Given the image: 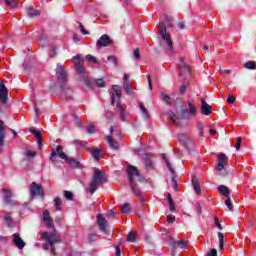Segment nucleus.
Masks as SVG:
<instances>
[{
	"label": "nucleus",
	"mask_w": 256,
	"mask_h": 256,
	"mask_svg": "<svg viewBox=\"0 0 256 256\" xmlns=\"http://www.w3.org/2000/svg\"><path fill=\"white\" fill-rule=\"evenodd\" d=\"M57 153H58V157L60 159H64V161H67L69 158L67 157V154H65V152H63V147H61V145H58L55 148L52 149L51 154H50V161L53 163V165L56 164L55 162V157H57Z\"/></svg>",
	"instance_id": "nucleus-8"
},
{
	"label": "nucleus",
	"mask_w": 256,
	"mask_h": 256,
	"mask_svg": "<svg viewBox=\"0 0 256 256\" xmlns=\"http://www.w3.org/2000/svg\"><path fill=\"white\" fill-rule=\"evenodd\" d=\"M27 15L30 17H39V15H41V12L33 7H29L27 9Z\"/></svg>",
	"instance_id": "nucleus-29"
},
{
	"label": "nucleus",
	"mask_w": 256,
	"mask_h": 256,
	"mask_svg": "<svg viewBox=\"0 0 256 256\" xmlns=\"http://www.w3.org/2000/svg\"><path fill=\"white\" fill-rule=\"evenodd\" d=\"M13 243L17 249H25V241H23V238L19 236V233L13 234Z\"/></svg>",
	"instance_id": "nucleus-19"
},
{
	"label": "nucleus",
	"mask_w": 256,
	"mask_h": 256,
	"mask_svg": "<svg viewBox=\"0 0 256 256\" xmlns=\"http://www.w3.org/2000/svg\"><path fill=\"white\" fill-rule=\"evenodd\" d=\"M126 173L128 175V183L131 189V192L140 199V201H145V196H143V192L139 189V186H137V183H144L145 177L139 173V170H137V167L130 165Z\"/></svg>",
	"instance_id": "nucleus-1"
},
{
	"label": "nucleus",
	"mask_w": 256,
	"mask_h": 256,
	"mask_svg": "<svg viewBox=\"0 0 256 256\" xmlns=\"http://www.w3.org/2000/svg\"><path fill=\"white\" fill-rule=\"evenodd\" d=\"M8 95H9V90H7L5 83L3 81H0V103L5 105V103H7Z\"/></svg>",
	"instance_id": "nucleus-14"
},
{
	"label": "nucleus",
	"mask_w": 256,
	"mask_h": 256,
	"mask_svg": "<svg viewBox=\"0 0 256 256\" xmlns=\"http://www.w3.org/2000/svg\"><path fill=\"white\" fill-rule=\"evenodd\" d=\"M168 203H169V209L170 211H175V202H173V197H171V194L167 195Z\"/></svg>",
	"instance_id": "nucleus-39"
},
{
	"label": "nucleus",
	"mask_w": 256,
	"mask_h": 256,
	"mask_svg": "<svg viewBox=\"0 0 256 256\" xmlns=\"http://www.w3.org/2000/svg\"><path fill=\"white\" fill-rule=\"evenodd\" d=\"M197 115V108L193 105L191 101H188V109L183 108L180 113L181 119H191V117H195Z\"/></svg>",
	"instance_id": "nucleus-7"
},
{
	"label": "nucleus",
	"mask_w": 256,
	"mask_h": 256,
	"mask_svg": "<svg viewBox=\"0 0 256 256\" xmlns=\"http://www.w3.org/2000/svg\"><path fill=\"white\" fill-rule=\"evenodd\" d=\"M86 239H87V243H93L97 241V234L95 233L89 234Z\"/></svg>",
	"instance_id": "nucleus-43"
},
{
	"label": "nucleus",
	"mask_w": 256,
	"mask_h": 256,
	"mask_svg": "<svg viewBox=\"0 0 256 256\" xmlns=\"http://www.w3.org/2000/svg\"><path fill=\"white\" fill-rule=\"evenodd\" d=\"M43 197V186L41 184H37V182H32L30 185V197L33 199L34 197Z\"/></svg>",
	"instance_id": "nucleus-9"
},
{
	"label": "nucleus",
	"mask_w": 256,
	"mask_h": 256,
	"mask_svg": "<svg viewBox=\"0 0 256 256\" xmlns=\"http://www.w3.org/2000/svg\"><path fill=\"white\" fill-rule=\"evenodd\" d=\"M55 55H57V51L55 47H52L49 51V57H55Z\"/></svg>",
	"instance_id": "nucleus-58"
},
{
	"label": "nucleus",
	"mask_w": 256,
	"mask_h": 256,
	"mask_svg": "<svg viewBox=\"0 0 256 256\" xmlns=\"http://www.w3.org/2000/svg\"><path fill=\"white\" fill-rule=\"evenodd\" d=\"M215 221V225L217 227V229H219V231H223V226H221V222H219V218H214Z\"/></svg>",
	"instance_id": "nucleus-53"
},
{
	"label": "nucleus",
	"mask_w": 256,
	"mask_h": 256,
	"mask_svg": "<svg viewBox=\"0 0 256 256\" xmlns=\"http://www.w3.org/2000/svg\"><path fill=\"white\" fill-rule=\"evenodd\" d=\"M185 91H187V85L183 84L180 88H179V93H181V95H183V93H185Z\"/></svg>",
	"instance_id": "nucleus-60"
},
{
	"label": "nucleus",
	"mask_w": 256,
	"mask_h": 256,
	"mask_svg": "<svg viewBox=\"0 0 256 256\" xmlns=\"http://www.w3.org/2000/svg\"><path fill=\"white\" fill-rule=\"evenodd\" d=\"M168 115L170 119L173 121V123H175V125H181V122L179 121V117H177V115L173 111H169Z\"/></svg>",
	"instance_id": "nucleus-33"
},
{
	"label": "nucleus",
	"mask_w": 256,
	"mask_h": 256,
	"mask_svg": "<svg viewBox=\"0 0 256 256\" xmlns=\"http://www.w3.org/2000/svg\"><path fill=\"white\" fill-rule=\"evenodd\" d=\"M180 67L182 68L180 75H181V77H183V79L185 81L187 79V77H191V66L182 62L180 64Z\"/></svg>",
	"instance_id": "nucleus-20"
},
{
	"label": "nucleus",
	"mask_w": 256,
	"mask_h": 256,
	"mask_svg": "<svg viewBox=\"0 0 256 256\" xmlns=\"http://www.w3.org/2000/svg\"><path fill=\"white\" fill-rule=\"evenodd\" d=\"M97 223L99 226V229L102 233H104V235H107L108 231H107V220L105 219V217H103V214H98L97 215Z\"/></svg>",
	"instance_id": "nucleus-15"
},
{
	"label": "nucleus",
	"mask_w": 256,
	"mask_h": 256,
	"mask_svg": "<svg viewBox=\"0 0 256 256\" xmlns=\"http://www.w3.org/2000/svg\"><path fill=\"white\" fill-rule=\"evenodd\" d=\"M60 91L62 97H65L67 101L73 99V88L67 84V82H64V84H60Z\"/></svg>",
	"instance_id": "nucleus-10"
},
{
	"label": "nucleus",
	"mask_w": 256,
	"mask_h": 256,
	"mask_svg": "<svg viewBox=\"0 0 256 256\" xmlns=\"http://www.w3.org/2000/svg\"><path fill=\"white\" fill-rule=\"evenodd\" d=\"M244 67H245V69H249L250 71H253L256 69V63L253 61H248V62L244 63Z\"/></svg>",
	"instance_id": "nucleus-37"
},
{
	"label": "nucleus",
	"mask_w": 256,
	"mask_h": 256,
	"mask_svg": "<svg viewBox=\"0 0 256 256\" xmlns=\"http://www.w3.org/2000/svg\"><path fill=\"white\" fill-rule=\"evenodd\" d=\"M95 83H96L97 87H105V81L101 78L97 79L95 81Z\"/></svg>",
	"instance_id": "nucleus-51"
},
{
	"label": "nucleus",
	"mask_w": 256,
	"mask_h": 256,
	"mask_svg": "<svg viewBox=\"0 0 256 256\" xmlns=\"http://www.w3.org/2000/svg\"><path fill=\"white\" fill-rule=\"evenodd\" d=\"M64 198L67 199V201H73V192L65 190Z\"/></svg>",
	"instance_id": "nucleus-44"
},
{
	"label": "nucleus",
	"mask_w": 256,
	"mask_h": 256,
	"mask_svg": "<svg viewBox=\"0 0 256 256\" xmlns=\"http://www.w3.org/2000/svg\"><path fill=\"white\" fill-rule=\"evenodd\" d=\"M207 256H217V249H211Z\"/></svg>",
	"instance_id": "nucleus-63"
},
{
	"label": "nucleus",
	"mask_w": 256,
	"mask_h": 256,
	"mask_svg": "<svg viewBox=\"0 0 256 256\" xmlns=\"http://www.w3.org/2000/svg\"><path fill=\"white\" fill-rule=\"evenodd\" d=\"M162 158L164 159L167 169L170 171L171 175H175V169H173L171 162H169V158H167L165 154L162 155Z\"/></svg>",
	"instance_id": "nucleus-31"
},
{
	"label": "nucleus",
	"mask_w": 256,
	"mask_h": 256,
	"mask_svg": "<svg viewBox=\"0 0 256 256\" xmlns=\"http://www.w3.org/2000/svg\"><path fill=\"white\" fill-rule=\"evenodd\" d=\"M192 185L195 193H197V195H201V187L199 186V180L195 176H193L192 178Z\"/></svg>",
	"instance_id": "nucleus-27"
},
{
	"label": "nucleus",
	"mask_w": 256,
	"mask_h": 256,
	"mask_svg": "<svg viewBox=\"0 0 256 256\" xmlns=\"http://www.w3.org/2000/svg\"><path fill=\"white\" fill-rule=\"evenodd\" d=\"M162 158L164 159L167 169L170 171L171 175H175V169H173L171 162H169V158H167L165 154L162 155Z\"/></svg>",
	"instance_id": "nucleus-30"
},
{
	"label": "nucleus",
	"mask_w": 256,
	"mask_h": 256,
	"mask_svg": "<svg viewBox=\"0 0 256 256\" xmlns=\"http://www.w3.org/2000/svg\"><path fill=\"white\" fill-rule=\"evenodd\" d=\"M5 123L0 120V153H3V147H5Z\"/></svg>",
	"instance_id": "nucleus-16"
},
{
	"label": "nucleus",
	"mask_w": 256,
	"mask_h": 256,
	"mask_svg": "<svg viewBox=\"0 0 256 256\" xmlns=\"http://www.w3.org/2000/svg\"><path fill=\"white\" fill-rule=\"evenodd\" d=\"M111 43V37L107 34H103L100 39L97 41L96 45L97 47H109V44Z\"/></svg>",
	"instance_id": "nucleus-17"
},
{
	"label": "nucleus",
	"mask_w": 256,
	"mask_h": 256,
	"mask_svg": "<svg viewBox=\"0 0 256 256\" xmlns=\"http://www.w3.org/2000/svg\"><path fill=\"white\" fill-rule=\"evenodd\" d=\"M178 139L180 142H182L186 149L187 147H189V143L191 142V140L189 139V136L187 134H179Z\"/></svg>",
	"instance_id": "nucleus-24"
},
{
	"label": "nucleus",
	"mask_w": 256,
	"mask_h": 256,
	"mask_svg": "<svg viewBox=\"0 0 256 256\" xmlns=\"http://www.w3.org/2000/svg\"><path fill=\"white\" fill-rule=\"evenodd\" d=\"M43 222L47 229H51L52 233H55V225L53 224V220L51 219V214L48 210L43 211Z\"/></svg>",
	"instance_id": "nucleus-12"
},
{
	"label": "nucleus",
	"mask_w": 256,
	"mask_h": 256,
	"mask_svg": "<svg viewBox=\"0 0 256 256\" xmlns=\"http://www.w3.org/2000/svg\"><path fill=\"white\" fill-rule=\"evenodd\" d=\"M107 60L111 61L115 67H117V65H119V59H117V57H115V56H108Z\"/></svg>",
	"instance_id": "nucleus-45"
},
{
	"label": "nucleus",
	"mask_w": 256,
	"mask_h": 256,
	"mask_svg": "<svg viewBox=\"0 0 256 256\" xmlns=\"http://www.w3.org/2000/svg\"><path fill=\"white\" fill-rule=\"evenodd\" d=\"M203 129H205V126L201 122L198 123V133L200 137H205V135H203Z\"/></svg>",
	"instance_id": "nucleus-50"
},
{
	"label": "nucleus",
	"mask_w": 256,
	"mask_h": 256,
	"mask_svg": "<svg viewBox=\"0 0 256 256\" xmlns=\"http://www.w3.org/2000/svg\"><path fill=\"white\" fill-rule=\"evenodd\" d=\"M86 60H88L90 63H95V64L99 63L97 59H95V56L91 54L86 55Z\"/></svg>",
	"instance_id": "nucleus-49"
},
{
	"label": "nucleus",
	"mask_w": 256,
	"mask_h": 256,
	"mask_svg": "<svg viewBox=\"0 0 256 256\" xmlns=\"http://www.w3.org/2000/svg\"><path fill=\"white\" fill-rule=\"evenodd\" d=\"M30 133L32 135H35V137H39L41 136V132H39V130L35 129V128H30Z\"/></svg>",
	"instance_id": "nucleus-52"
},
{
	"label": "nucleus",
	"mask_w": 256,
	"mask_h": 256,
	"mask_svg": "<svg viewBox=\"0 0 256 256\" xmlns=\"http://www.w3.org/2000/svg\"><path fill=\"white\" fill-rule=\"evenodd\" d=\"M159 31H160L161 38L163 39V41L166 42L168 50L173 51V41L171 40V35L167 33V27L165 26V24L163 23L159 24Z\"/></svg>",
	"instance_id": "nucleus-6"
},
{
	"label": "nucleus",
	"mask_w": 256,
	"mask_h": 256,
	"mask_svg": "<svg viewBox=\"0 0 256 256\" xmlns=\"http://www.w3.org/2000/svg\"><path fill=\"white\" fill-rule=\"evenodd\" d=\"M136 239L137 234H135L133 231H130L127 236V241H129L130 243H135Z\"/></svg>",
	"instance_id": "nucleus-40"
},
{
	"label": "nucleus",
	"mask_w": 256,
	"mask_h": 256,
	"mask_svg": "<svg viewBox=\"0 0 256 256\" xmlns=\"http://www.w3.org/2000/svg\"><path fill=\"white\" fill-rule=\"evenodd\" d=\"M55 73L59 85L67 83V70L65 69V66H63V64L57 63Z\"/></svg>",
	"instance_id": "nucleus-5"
},
{
	"label": "nucleus",
	"mask_w": 256,
	"mask_h": 256,
	"mask_svg": "<svg viewBox=\"0 0 256 256\" xmlns=\"http://www.w3.org/2000/svg\"><path fill=\"white\" fill-rule=\"evenodd\" d=\"M120 211L122 213L128 214L131 212V205L129 203H125L122 206H120Z\"/></svg>",
	"instance_id": "nucleus-36"
},
{
	"label": "nucleus",
	"mask_w": 256,
	"mask_h": 256,
	"mask_svg": "<svg viewBox=\"0 0 256 256\" xmlns=\"http://www.w3.org/2000/svg\"><path fill=\"white\" fill-rule=\"evenodd\" d=\"M187 243H189V241L179 240L175 242V245H177L179 249H187Z\"/></svg>",
	"instance_id": "nucleus-38"
},
{
	"label": "nucleus",
	"mask_w": 256,
	"mask_h": 256,
	"mask_svg": "<svg viewBox=\"0 0 256 256\" xmlns=\"http://www.w3.org/2000/svg\"><path fill=\"white\" fill-rule=\"evenodd\" d=\"M73 61H74V67L77 73L81 75L82 81L86 85V87H90V88L93 87V82H91V80H89V78L85 76V68H83V66L81 65V63H83L84 60L80 59L79 55H76L73 57Z\"/></svg>",
	"instance_id": "nucleus-4"
},
{
	"label": "nucleus",
	"mask_w": 256,
	"mask_h": 256,
	"mask_svg": "<svg viewBox=\"0 0 256 256\" xmlns=\"http://www.w3.org/2000/svg\"><path fill=\"white\" fill-rule=\"evenodd\" d=\"M5 3L8 7H11L12 9H17V7H19V3L15 2V0H5Z\"/></svg>",
	"instance_id": "nucleus-41"
},
{
	"label": "nucleus",
	"mask_w": 256,
	"mask_h": 256,
	"mask_svg": "<svg viewBox=\"0 0 256 256\" xmlns=\"http://www.w3.org/2000/svg\"><path fill=\"white\" fill-rule=\"evenodd\" d=\"M42 239L46 241V243L43 244V249L45 251L51 250V255H56L55 253V245H58V243H61V237L59 235L55 234V232H43L41 234Z\"/></svg>",
	"instance_id": "nucleus-3"
},
{
	"label": "nucleus",
	"mask_w": 256,
	"mask_h": 256,
	"mask_svg": "<svg viewBox=\"0 0 256 256\" xmlns=\"http://www.w3.org/2000/svg\"><path fill=\"white\" fill-rule=\"evenodd\" d=\"M133 57H134V59H141V53H139V48H136L134 50Z\"/></svg>",
	"instance_id": "nucleus-54"
},
{
	"label": "nucleus",
	"mask_w": 256,
	"mask_h": 256,
	"mask_svg": "<svg viewBox=\"0 0 256 256\" xmlns=\"http://www.w3.org/2000/svg\"><path fill=\"white\" fill-rule=\"evenodd\" d=\"M218 191L225 197H229V189L225 185L218 186Z\"/></svg>",
	"instance_id": "nucleus-35"
},
{
	"label": "nucleus",
	"mask_w": 256,
	"mask_h": 256,
	"mask_svg": "<svg viewBox=\"0 0 256 256\" xmlns=\"http://www.w3.org/2000/svg\"><path fill=\"white\" fill-rule=\"evenodd\" d=\"M225 163H227V156L225 154H220L218 156V164L216 166V171H219L220 175H227V170H225Z\"/></svg>",
	"instance_id": "nucleus-11"
},
{
	"label": "nucleus",
	"mask_w": 256,
	"mask_h": 256,
	"mask_svg": "<svg viewBox=\"0 0 256 256\" xmlns=\"http://www.w3.org/2000/svg\"><path fill=\"white\" fill-rule=\"evenodd\" d=\"M224 203H225L226 207L229 209V211H233V204L231 203L230 197H228Z\"/></svg>",
	"instance_id": "nucleus-48"
},
{
	"label": "nucleus",
	"mask_w": 256,
	"mask_h": 256,
	"mask_svg": "<svg viewBox=\"0 0 256 256\" xmlns=\"http://www.w3.org/2000/svg\"><path fill=\"white\" fill-rule=\"evenodd\" d=\"M218 241H219V249L220 251H223L224 249V241H225V236L223 235V233L218 232Z\"/></svg>",
	"instance_id": "nucleus-34"
},
{
	"label": "nucleus",
	"mask_w": 256,
	"mask_h": 256,
	"mask_svg": "<svg viewBox=\"0 0 256 256\" xmlns=\"http://www.w3.org/2000/svg\"><path fill=\"white\" fill-rule=\"evenodd\" d=\"M105 215L106 217H115V210H109Z\"/></svg>",
	"instance_id": "nucleus-61"
},
{
	"label": "nucleus",
	"mask_w": 256,
	"mask_h": 256,
	"mask_svg": "<svg viewBox=\"0 0 256 256\" xmlns=\"http://www.w3.org/2000/svg\"><path fill=\"white\" fill-rule=\"evenodd\" d=\"M2 193L4 195V201L5 203H7L8 205H15V202H13V193L11 192V190L7 189V188H2Z\"/></svg>",
	"instance_id": "nucleus-18"
},
{
	"label": "nucleus",
	"mask_w": 256,
	"mask_h": 256,
	"mask_svg": "<svg viewBox=\"0 0 256 256\" xmlns=\"http://www.w3.org/2000/svg\"><path fill=\"white\" fill-rule=\"evenodd\" d=\"M114 117H115V114H113V112H111V111L106 112L107 119H113Z\"/></svg>",
	"instance_id": "nucleus-62"
},
{
	"label": "nucleus",
	"mask_w": 256,
	"mask_h": 256,
	"mask_svg": "<svg viewBox=\"0 0 256 256\" xmlns=\"http://www.w3.org/2000/svg\"><path fill=\"white\" fill-rule=\"evenodd\" d=\"M66 163H68L70 167H75L76 169H79V167H81V162L77 161L74 158H68V160H66Z\"/></svg>",
	"instance_id": "nucleus-28"
},
{
	"label": "nucleus",
	"mask_w": 256,
	"mask_h": 256,
	"mask_svg": "<svg viewBox=\"0 0 256 256\" xmlns=\"http://www.w3.org/2000/svg\"><path fill=\"white\" fill-rule=\"evenodd\" d=\"M4 220L6 221L8 227H11L13 220L11 219V216L8 213L4 215Z\"/></svg>",
	"instance_id": "nucleus-47"
},
{
	"label": "nucleus",
	"mask_w": 256,
	"mask_h": 256,
	"mask_svg": "<svg viewBox=\"0 0 256 256\" xmlns=\"http://www.w3.org/2000/svg\"><path fill=\"white\" fill-rule=\"evenodd\" d=\"M25 155H27V157H35V156L37 155V153H36V152H33V151H31V150H27V151L25 152Z\"/></svg>",
	"instance_id": "nucleus-59"
},
{
	"label": "nucleus",
	"mask_w": 256,
	"mask_h": 256,
	"mask_svg": "<svg viewBox=\"0 0 256 256\" xmlns=\"http://www.w3.org/2000/svg\"><path fill=\"white\" fill-rule=\"evenodd\" d=\"M139 107H140L142 116L146 119V121H149L151 116L149 115V111L145 107V104H143V102H139Z\"/></svg>",
	"instance_id": "nucleus-25"
},
{
	"label": "nucleus",
	"mask_w": 256,
	"mask_h": 256,
	"mask_svg": "<svg viewBox=\"0 0 256 256\" xmlns=\"http://www.w3.org/2000/svg\"><path fill=\"white\" fill-rule=\"evenodd\" d=\"M61 204H62L61 198L59 197L54 198V207L56 211H61Z\"/></svg>",
	"instance_id": "nucleus-42"
},
{
	"label": "nucleus",
	"mask_w": 256,
	"mask_h": 256,
	"mask_svg": "<svg viewBox=\"0 0 256 256\" xmlns=\"http://www.w3.org/2000/svg\"><path fill=\"white\" fill-rule=\"evenodd\" d=\"M167 222L168 223H175V216L173 214H170L167 216Z\"/></svg>",
	"instance_id": "nucleus-57"
},
{
	"label": "nucleus",
	"mask_w": 256,
	"mask_h": 256,
	"mask_svg": "<svg viewBox=\"0 0 256 256\" xmlns=\"http://www.w3.org/2000/svg\"><path fill=\"white\" fill-rule=\"evenodd\" d=\"M89 151H90L93 159H95V161H99L101 159V150H99V149L93 150L90 148Z\"/></svg>",
	"instance_id": "nucleus-32"
},
{
	"label": "nucleus",
	"mask_w": 256,
	"mask_h": 256,
	"mask_svg": "<svg viewBox=\"0 0 256 256\" xmlns=\"http://www.w3.org/2000/svg\"><path fill=\"white\" fill-rule=\"evenodd\" d=\"M87 133L91 134V133H95V126L94 125H89L86 128Z\"/></svg>",
	"instance_id": "nucleus-56"
},
{
	"label": "nucleus",
	"mask_w": 256,
	"mask_h": 256,
	"mask_svg": "<svg viewBox=\"0 0 256 256\" xmlns=\"http://www.w3.org/2000/svg\"><path fill=\"white\" fill-rule=\"evenodd\" d=\"M172 187L175 191H177V179H175V174L172 175Z\"/></svg>",
	"instance_id": "nucleus-55"
},
{
	"label": "nucleus",
	"mask_w": 256,
	"mask_h": 256,
	"mask_svg": "<svg viewBox=\"0 0 256 256\" xmlns=\"http://www.w3.org/2000/svg\"><path fill=\"white\" fill-rule=\"evenodd\" d=\"M227 101H228L229 103H235V97H234V96H231V95H228Z\"/></svg>",
	"instance_id": "nucleus-64"
},
{
	"label": "nucleus",
	"mask_w": 256,
	"mask_h": 256,
	"mask_svg": "<svg viewBox=\"0 0 256 256\" xmlns=\"http://www.w3.org/2000/svg\"><path fill=\"white\" fill-rule=\"evenodd\" d=\"M201 114L206 116L211 115V106L204 100L202 101Z\"/></svg>",
	"instance_id": "nucleus-23"
},
{
	"label": "nucleus",
	"mask_w": 256,
	"mask_h": 256,
	"mask_svg": "<svg viewBox=\"0 0 256 256\" xmlns=\"http://www.w3.org/2000/svg\"><path fill=\"white\" fill-rule=\"evenodd\" d=\"M92 179L99 185H101V183H107V175H105V172L100 171L99 169L94 171V176Z\"/></svg>",
	"instance_id": "nucleus-13"
},
{
	"label": "nucleus",
	"mask_w": 256,
	"mask_h": 256,
	"mask_svg": "<svg viewBox=\"0 0 256 256\" xmlns=\"http://www.w3.org/2000/svg\"><path fill=\"white\" fill-rule=\"evenodd\" d=\"M112 100L111 104L118 108L119 119L122 123H129V112L125 111V108L121 106V95H122V88L119 85H114L112 87Z\"/></svg>",
	"instance_id": "nucleus-2"
},
{
	"label": "nucleus",
	"mask_w": 256,
	"mask_h": 256,
	"mask_svg": "<svg viewBox=\"0 0 256 256\" xmlns=\"http://www.w3.org/2000/svg\"><path fill=\"white\" fill-rule=\"evenodd\" d=\"M97 189H99V184L97 183V181L92 179V181L89 184V188H88L89 194L93 195L97 191Z\"/></svg>",
	"instance_id": "nucleus-26"
},
{
	"label": "nucleus",
	"mask_w": 256,
	"mask_h": 256,
	"mask_svg": "<svg viewBox=\"0 0 256 256\" xmlns=\"http://www.w3.org/2000/svg\"><path fill=\"white\" fill-rule=\"evenodd\" d=\"M106 139L108 141L110 149H114V151H119V142L115 141L111 136H107Z\"/></svg>",
	"instance_id": "nucleus-22"
},
{
	"label": "nucleus",
	"mask_w": 256,
	"mask_h": 256,
	"mask_svg": "<svg viewBox=\"0 0 256 256\" xmlns=\"http://www.w3.org/2000/svg\"><path fill=\"white\" fill-rule=\"evenodd\" d=\"M123 87L127 95H131V86L129 85V81H125Z\"/></svg>",
	"instance_id": "nucleus-46"
},
{
	"label": "nucleus",
	"mask_w": 256,
	"mask_h": 256,
	"mask_svg": "<svg viewBox=\"0 0 256 256\" xmlns=\"http://www.w3.org/2000/svg\"><path fill=\"white\" fill-rule=\"evenodd\" d=\"M143 163L147 171H151L152 169H155V166L153 165V160H151V156L145 155L143 158Z\"/></svg>",
	"instance_id": "nucleus-21"
}]
</instances>
